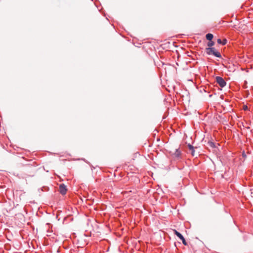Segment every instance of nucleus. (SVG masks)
<instances>
[{"label":"nucleus","instance_id":"obj_11","mask_svg":"<svg viewBox=\"0 0 253 253\" xmlns=\"http://www.w3.org/2000/svg\"><path fill=\"white\" fill-rule=\"evenodd\" d=\"M191 151L192 155L194 156V152H195L194 149H193V151Z\"/></svg>","mask_w":253,"mask_h":253},{"label":"nucleus","instance_id":"obj_4","mask_svg":"<svg viewBox=\"0 0 253 253\" xmlns=\"http://www.w3.org/2000/svg\"><path fill=\"white\" fill-rule=\"evenodd\" d=\"M59 191L61 194L65 195L67 192V188L64 184H61L59 186Z\"/></svg>","mask_w":253,"mask_h":253},{"label":"nucleus","instance_id":"obj_9","mask_svg":"<svg viewBox=\"0 0 253 253\" xmlns=\"http://www.w3.org/2000/svg\"><path fill=\"white\" fill-rule=\"evenodd\" d=\"M188 148H189V149L190 151H193V149H194V147L192 145H191L190 144H189L188 145Z\"/></svg>","mask_w":253,"mask_h":253},{"label":"nucleus","instance_id":"obj_7","mask_svg":"<svg viewBox=\"0 0 253 253\" xmlns=\"http://www.w3.org/2000/svg\"><path fill=\"white\" fill-rule=\"evenodd\" d=\"M206 39L209 41H211L213 38V35L209 33L206 35Z\"/></svg>","mask_w":253,"mask_h":253},{"label":"nucleus","instance_id":"obj_13","mask_svg":"<svg viewBox=\"0 0 253 253\" xmlns=\"http://www.w3.org/2000/svg\"><path fill=\"white\" fill-rule=\"evenodd\" d=\"M246 108H247V106H246V107H245L244 110H246Z\"/></svg>","mask_w":253,"mask_h":253},{"label":"nucleus","instance_id":"obj_2","mask_svg":"<svg viewBox=\"0 0 253 253\" xmlns=\"http://www.w3.org/2000/svg\"><path fill=\"white\" fill-rule=\"evenodd\" d=\"M216 81L217 83V84H219V85L221 87H223L226 86V83L224 81V80L221 77L217 76L216 77Z\"/></svg>","mask_w":253,"mask_h":253},{"label":"nucleus","instance_id":"obj_6","mask_svg":"<svg viewBox=\"0 0 253 253\" xmlns=\"http://www.w3.org/2000/svg\"><path fill=\"white\" fill-rule=\"evenodd\" d=\"M217 42L218 43L222 44V45H225L227 43L226 39H224L223 41H222L221 39H219L217 40Z\"/></svg>","mask_w":253,"mask_h":253},{"label":"nucleus","instance_id":"obj_5","mask_svg":"<svg viewBox=\"0 0 253 253\" xmlns=\"http://www.w3.org/2000/svg\"><path fill=\"white\" fill-rule=\"evenodd\" d=\"M173 232L175 235H176L180 240H181L184 237L182 235L181 233L178 232L176 230H173Z\"/></svg>","mask_w":253,"mask_h":253},{"label":"nucleus","instance_id":"obj_12","mask_svg":"<svg viewBox=\"0 0 253 253\" xmlns=\"http://www.w3.org/2000/svg\"><path fill=\"white\" fill-rule=\"evenodd\" d=\"M246 108H247V106H246V107H245L244 110H246Z\"/></svg>","mask_w":253,"mask_h":253},{"label":"nucleus","instance_id":"obj_1","mask_svg":"<svg viewBox=\"0 0 253 253\" xmlns=\"http://www.w3.org/2000/svg\"><path fill=\"white\" fill-rule=\"evenodd\" d=\"M206 52L208 55H213L215 57H221V54L216 51L214 48L213 47H207L206 48Z\"/></svg>","mask_w":253,"mask_h":253},{"label":"nucleus","instance_id":"obj_8","mask_svg":"<svg viewBox=\"0 0 253 253\" xmlns=\"http://www.w3.org/2000/svg\"><path fill=\"white\" fill-rule=\"evenodd\" d=\"M214 43L213 42L210 41V42H209L208 43V47H211V46H213L214 45Z\"/></svg>","mask_w":253,"mask_h":253},{"label":"nucleus","instance_id":"obj_14","mask_svg":"<svg viewBox=\"0 0 253 253\" xmlns=\"http://www.w3.org/2000/svg\"><path fill=\"white\" fill-rule=\"evenodd\" d=\"M246 108H247V106H246V107H245L244 110H246Z\"/></svg>","mask_w":253,"mask_h":253},{"label":"nucleus","instance_id":"obj_3","mask_svg":"<svg viewBox=\"0 0 253 253\" xmlns=\"http://www.w3.org/2000/svg\"><path fill=\"white\" fill-rule=\"evenodd\" d=\"M181 151L179 149H176L174 153L172 154V156L174 158L178 159L181 157Z\"/></svg>","mask_w":253,"mask_h":253},{"label":"nucleus","instance_id":"obj_10","mask_svg":"<svg viewBox=\"0 0 253 253\" xmlns=\"http://www.w3.org/2000/svg\"><path fill=\"white\" fill-rule=\"evenodd\" d=\"M181 240L182 241V243L183 244V245H184L185 246L187 245V242H186V241H185V240L184 237Z\"/></svg>","mask_w":253,"mask_h":253}]
</instances>
